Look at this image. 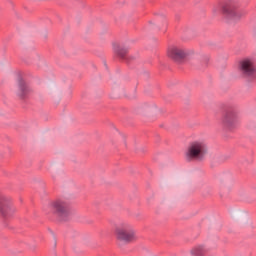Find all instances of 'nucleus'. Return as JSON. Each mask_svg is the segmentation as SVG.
I'll return each instance as SVG.
<instances>
[{"mask_svg":"<svg viewBox=\"0 0 256 256\" xmlns=\"http://www.w3.org/2000/svg\"><path fill=\"white\" fill-rule=\"evenodd\" d=\"M114 53H116L120 57V59H127V53H129V48L116 45L114 46Z\"/></svg>","mask_w":256,"mask_h":256,"instance_id":"nucleus-10","label":"nucleus"},{"mask_svg":"<svg viewBox=\"0 0 256 256\" xmlns=\"http://www.w3.org/2000/svg\"><path fill=\"white\" fill-rule=\"evenodd\" d=\"M51 210L59 221H69L73 217V207L67 198H59L52 202Z\"/></svg>","mask_w":256,"mask_h":256,"instance_id":"nucleus-2","label":"nucleus"},{"mask_svg":"<svg viewBox=\"0 0 256 256\" xmlns=\"http://www.w3.org/2000/svg\"><path fill=\"white\" fill-rule=\"evenodd\" d=\"M190 253L192 256H204L207 255V250L205 249V246H196L192 248Z\"/></svg>","mask_w":256,"mask_h":256,"instance_id":"nucleus-11","label":"nucleus"},{"mask_svg":"<svg viewBox=\"0 0 256 256\" xmlns=\"http://www.w3.org/2000/svg\"><path fill=\"white\" fill-rule=\"evenodd\" d=\"M115 235L118 241L122 243H133L137 241V231L129 223H121L115 228Z\"/></svg>","mask_w":256,"mask_h":256,"instance_id":"nucleus-5","label":"nucleus"},{"mask_svg":"<svg viewBox=\"0 0 256 256\" xmlns=\"http://www.w3.org/2000/svg\"><path fill=\"white\" fill-rule=\"evenodd\" d=\"M31 91V87L28 86L27 82H25V80H23L22 78H19L17 91V96L19 97V99H27L31 94Z\"/></svg>","mask_w":256,"mask_h":256,"instance_id":"nucleus-9","label":"nucleus"},{"mask_svg":"<svg viewBox=\"0 0 256 256\" xmlns=\"http://www.w3.org/2000/svg\"><path fill=\"white\" fill-rule=\"evenodd\" d=\"M17 213V208L13 205L11 197L0 192V215L4 219H11Z\"/></svg>","mask_w":256,"mask_h":256,"instance_id":"nucleus-6","label":"nucleus"},{"mask_svg":"<svg viewBox=\"0 0 256 256\" xmlns=\"http://www.w3.org/2000/svg\"><path fill=\"white\" fill-rule=\"evenodd\" d=\"M207 155V144L203 141H193L186 151V161H203Z\"/></svg>","mask_w":256,"mask_h":256,"instance_id":"nucleus-4","label":"nucleus"},{"mask_svg":"<svg viewBox=\"0 0 256 256\" xmlns=\"http://www.w3.org/2000/svg\"><path fill=\"white\" fill-rule=\"evenodd\" d=\"M221 124L224 129H235L239 125V106L228 104L224 106Z\"/></svg>","mask_w":256,"mask_h":256,"instance_id":"nucleus-3","label":"nucleus"},{"mask_svg":"<svg viewBox=\"0 0 256 256\" xmlns=\"http://www.w3.org/2000/svg\"><path fill=\"white\" fill-rule=\"evenodd\" d=\"M168 57L179 63L189 56V51L181 46H171L168 48Z\"/></svg>","mask_w":256,"mask_h":256,"instance_id":"nucleus-7","label":"nucleus"},{"mask_svg":"<svg viewBox=\"0 0 256 256\" xmlns=\"http://www.w3.org/2000/svg\"><path fill=\"white\" fill-rule=\"evenodd\" d=\"M221 11L227 19H233L234 21L241 19L245 15V12L239 9V2L237 0H227L223 4L218 2L212 8L214 15L221 13Z\"/></svg>","mask_w":256,"mask_h":256,"instance_id":"nucleus-1","label":"nucleus"},{"mask_svg":"<svg viewBox=\"0 0 256 256\" xmlns=\"http://www.w3.org/2000/svg\"><path fill=\"white\" fill-rule=\"evenodd\" d=\"M240 71L244 77H255V64H253V61L249 59L242 60L240 62Z\"/></svg>","mask_w":256,"mask_h":256,"instance_id":"nucleus-8","label":"nucleus"}]
</instances>
